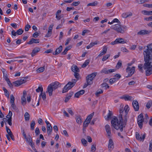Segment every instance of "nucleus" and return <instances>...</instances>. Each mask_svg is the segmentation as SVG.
<instances>
[{
    "label": "nucleus",
    "mask_w": 152,
    "mask_h": 152,
    "mask_svg": "<svg viewBox=\"0 0 152 152\" xmlns=\"http://www.w3.org/2000/svg\"><path fill=\"white\" fill-rule=\"evenodd\" d=\"M6 128L7 132L8 134V135H9L10 136V135L13 134L10 129H9L7 126H6Z\"/></svg>",
    "instance_id": "nucleus-42"
},
{
    "label": "nucleus",
    "mask_w": 152,
    "mask_h": 152,
    "mask_svg": "<svg viewBox=\"0 0 152 152\" xmlns=\"http://www.w3.org/2000/svg\"><path fill=\"white\" fill-rule=\"evenodd\" d=\"M113 115V113L112 111L109 110V113L107 115V117L106 118V120H108L111 118V116Z\"/></svg>",
    "instance_id": "nucleus-39"
},
{
    "label": "nucleus",
    "mask_w": 152,
    "mask_h": 152,
    "mask_svg": "<svg viewBox=\"0 0 152 152\" xmlns=\"http://www.w3.org/2000/svg\"><path fill=\"white\" fill-rule=\"evenodd\" d=\"M107 47L106 46H104L102 48V51L98 55V57H99L102 55L105 54L107 52Z\"/></svg>",
    "instance_id": "nucleus-14"
},
{
    "label": "nucleus",
    "mask_w": 152,
    "mask_h": 152,
    "mask_svg": "<svg viewBox=\"0 0 152 152\" xmlns=\"http://www.w3.org/2000/svg\"><path fill=\"white\" fill-rule=\"evenodd\" d=\"M41 96H42V99L43 100H45L46 99V95L45 92L43 93L41 92L39 96V98H40L41 99Z\"/></svg>",
    "instance_id": "nucleus-30"
},
{
    "label": "nucleus",
    "mask_w": 152,
    "mask_h": 152,
    "mask_svg": "<svg viewBox=\"0 0 152 152\" xmlns=\"http://www.w3.org/2000/svg\"><path fill=\"white\" fill-rule=\"evenodd\" d=\"M94 115V113H92L89 115L86 118V121H89L90 122V121L91 119L92 118Z\"/></svg>",
    "instance_id": "nucleus-24"
},
{
    "label": "nucleus",
    "mask_w": 152,
    "mask_h": 152,
    "mask_svg": "<svg viewBox=\"0 0 152 152\" xmlns=\"http://www.w3.org/2000/svg\"><path fill=\"white\" fill-rule=\"evenodd\" d=\"M105 129L107 133V135L109 138L111 137V132L110 126L108 125H106L105 126Z\"/></svg>",
    "instance_id": "nucleus-11"
},
{
    "label": "nucleus",
    "mask_w": 152,
    "mask_h": 152,
    "mask_svg": "<svg viewBox=\"0 0 152 152\" xmlns=\"http://www.w3.org/2000/svg\"><path fill=\"white\" fill-rule=\"evenodd\" d=\"M114 143L112 140L110 139L108 143V148L109 149H113L114 148Z\"/></svg>",
    "instance_id": "nucleus-19"
},
{
    "label": "nucleus",
    "mask_w": 152,
    "mask_h": 152,
    "mask_svg": "<svg viewBox=\"0 0 152 152\" xmlns=\"http://www.w3.org/2000/svg\"><path fill=\"white\" fill-rule=\"evenodd\" d=\"M73 94V92H71L69 93L66 97L65 99L64 100V102H67L71 98V97L72 96Z\"/></svg>",
    "instance_id": "nucleus-21"
},
{
    "label": "nucleus",
    "mask_w": 152,
    "mask_h": 152,
    "mask_svg": "<svg viewBox=\"0 0 152 152\" xmlns=\"http://www.w3.org/2000/svg\"><path fill=\"white\" fill-rule=\"evenodd\" d=\"M132 105L135 111H138L139 108V105L138 102L136 100H133Z\"/></svg>",
    "instance_id": "nucleus-10"
},
{
    "label": "nucleus",
    "mask_w": 152,
    "mask_h": 152,
    "mask_svg": "<svg viewBox=\"0 0 152 152\" xmlns=\"http://www.w3.org/2000/svg\"><path fill=\"white\" fill-rule=\"evenodd\" d=\"M138 68L139 71L142 72H143V64H139L138 66Z\"/></svg>",
    "instance_id": "nucleus-31"
},
{
    "label": "nucleus",
    "mask_w": 152,
    "mask_h": 152,
    "mask_svg": "<svg viewBox=\"0 0 152 152\" xmlns=\"http://www.w3.org/2000/svg\"><path fill=\"white\" fill-rule=\"evenodd\" d=\"M77 80H77L75 79H72V82H71V86H74Z\"/></svg>",
    "instance_id": "nucleus-56"
},
{
    "label": "nucleus",
    "mask_w": 152,
    "mask_h": 152,
    "mask_svg": "<svg viewBox=\"0 0 152 152\" xmlns=\"http://www.w3.org/2000/svg\"><path fill=\"white\" fill-rule=\"evenodd\" d=\"M101 73H104L105 74H108V72H107V69L106 68H104L101 71Z\"/></svg>",
    "instance_id": "nucleus-51"
},
{
    "label": "nucleus",
    "mask_w": 152,
    "mask_h": 152,
    "mask_svg": "<svg viewBox=\"0 0 152 152\" xmlns=\"http://www.w3.org/2000/svg\"><path fill=\"white\" fill-rule=\"evenodd\" d=\"M81 142L82 144L84 146H86V144L87 143V141L84 139H82L81 140Z\"/></svg>",
    "instance_id": "nucleus-50"
},
{
    "label": "nucleus",
    "mask_w": 152,
    "mask_h": 152,
    "mask_svg": "<svg viewBox=\"0 0 152 152\" xmlns=\"http://www.w3.org/2000/svg\"><path fill=\"white\" fill-rule=\"evenodd\" d=\"M110 56L109 54H107L104 56L102 58V60L103 61H104L107 59Z\"/></svg>",
    "instance_id": "nucleus-47"
},
{
    "label": "nucleus",
    "mask_w": 152,
    "mask_h": 152,
    "mask_svg": "<svg viewBox=\"0 0 152 152\" xmlns=\"http://www.w3.org/2000/svg\"><path fill=\"white\" fill-rule=\"evenodd\" d=\"M62 46L60 45L58 48L56 50L55 52L53 53V55H57L60 53L62 50Z\"/></svg>",
    "instance_id": "nucleus-15"
},
{
    "label": "nucleus",
    "mask_w": 152,
    "mask_h": 152,
    "mask_svg": "<svg viewBox=\"0 0 152 152\" xmlns=\"http://www.w3.org/2000/svg\"><path fill=\"white\" fill-rule=\"evenodd\" d=\"M144 121L143 115L142 114L139 115L137 118V124L140 129L142 127V123Z\"/></svg>",
    "instance_id": "nucleus-7"
},
{
    "label": "nucleus",
    "mask_w": 152,
    "mask_h": 152,
    "mask_svg": "<svg viewBox=\"0 0 152 152\" xmlns=\"http://www.w3.org/2000/svg\"><path fill=\"white\" fill-rule=\"evenodd\" d=\"M135 67L132 66V68L128 67L126 69V72L128 73V75L127 77H130L134 74L135 71Z\"/></svg>",
    "instance_id": "nucleus-9"
},
{
    "label": "nucleus",
    "mask_w": 152,
    "mask_h": 152,
    "mask_svg": "<svg viewBox=\"0 0 152 152\" xmlns=\"http://www.w3.org/2000/svg\"><path fill=\"white\" fill-rule=\"evenodd\" d=\"M119 122L116 117L113 118L111 121V124L113 126L116 130L120 129L121 132L123 131V128L125 127L127 121V118L123 121L122 115H120L118 117Z\"/></svg>",
    "instance_id": "nucleus-2"
},
{
    "label": "nucleus",
    "mask_w": 152,
    "mask_h": 152,
    "mask_svg": "<svg viewBox=\"0 0 152 152\" xmlns=\"http://www.w3.org/2000/svg\"><path fill=\"white\" fill-rule=\"evenodd\" d=\"M111 28L115 30L118 33L123 34L127 29V27L125 26H121L120 25L116 24L112 25Z\"/></svg>",
    "instance_id": "nucleus-4"
},
{
    "label": "nucleus",
    "mask_w": 152,
    "mask_h": 152,
    "mask_svg": "<svg viewBox=\"0 0 152 152\" xmlns=\"http://www.w3.org/2000/svg\"><path fill=\"white\" fill-rule=\"evenodd\" d=\"M75 120L77 123L79 125H81L82 122V119L81 116L78 115L76 116Z\"/></svg>",
    "instance_id": "nucleus-13"
},
{
    "label": "nucleus",
    "mask_w": 152,
    "mask_h": 152,
    "mask_svg": "<svg viewBox=\"0 0 152 152\" xmlns=\"http://www.w3.org/2000/svg\"><path fill=\"white\" fill-rule=\"evenodd\" d=\"M144 50V61L143 69L145 70V75L148 76L152 74V44L146 46Z\"/></svg>",
    "instance_id": "nucleus-1"
},
{
    "label": "nucleus",
    "mask_w": 152,
    "mask_h": 152,
    "mask_svg": "<svg viewBox=\"0 0 152 152\" xmlns=\"http://www.w3.org/2000/svg\"><path fill=\"white\" fill-rule=\"evenodd\" d=\"M150 32V31L143 30L140 31L138 32L137 34L139 35H144L145 34H148Z\"/></svg>",
    "instance_id": "nucleus-18"
},
{
    "label": "nucleus",
    "mask_w": 152,
    "mask_h": 152,
    "mask_svg": "<svg viewBox=\"0 0 152 152\" xmlns=\"http://www.w3.org/2000/svg\"><path fill=\"white\" fill-rule=\"evenodd\" d=\"M39 35V34L38 33V32L36 31L33 34V37L34 38L37 37Z\"/></svg>",
    "instance_id": "nucleus-63"
},
{
    "label": "nucleus",
    "mask_w": 152,
    "mask_h": 152,
    "mask_svg": "<svg viewBox=\"0 0 152 152\" xmlns=\"http://www.w3.org/2000/svg\"><path fill=\"white\" fill-rule=\"evenodd\" d=\"M86 139L89 142H91L92 141V139L90 136H87Z\"/></svg>",
    "instance_id": "nucleus-64"
},
{
    "label": "nucleus",
    "mask_w": 152,
    "mask_h": 152,
    "mask_svg": "<svg viewBox=\"0 0 152 152\" xmlns=\"http://www.w3.org/2000/svg\"><path fill=\"white\" fill-rule=\"evenodd\" d=\"M116 39V40H117V43H121V44H124L125 43H126V42H125L124 41V39L122 38H117Z\"/></svg>",
    "instance_id": "nucleus-26"
},
{
    "label": "nucleus",
    "mask_w": 152,
    "mask_h": 152,
    "mask_svg": "<svg viewBox=\"0 0 152 152\" xmlns=\"http://www.w3.org/2000/svg\"><path fill=\"white\" fill-rule=\"evenodd\" d=\"M90 61L89 60H87L85 61L84 63L82 66V67H85L89 63Z\"/></svg>",
    "instance_id": "nucleus-37"
},
{
    "label": "nucleus",
    "mask_w": 152,
    "mask_h": 152,
    "mask_svg": "<svg viewBox=\"0 0 152 152\" xmlns=\"http://www.w3.org/2000/svg\"><path fill=\"white\" fill-rule=\"evenodd\" d=\"M122 66V61L121 60L118 61L117 65L116 66V68L118 69H119Z\"/></svg>",
    "instance_id": "nucleus-38"
},
{
    "label": "nucleus",
    "mask_w": 152,
    "mask_h": 152,
    "mask_svg": "<svg viewBox=\"0 0 152 152\" xmlns=\"http://www.w3.org/2000/svg\"><path fill=\"white\" fill-rule=\"evenodd\" d=\"M43 91V88L42 86H39L38 88L36 89V91L37 92H39L40 91L41 93Z\"/></svg>",
    "instance_id": "nucleus-43"
},
{
    "label": "nucleus",
    "mask_w": 152,
    "mask_h": 152,
    "mask_svg": "<svg viewBox=\"0 0 152 152\" xmlns=\"http://www.w3.org/2000/svg\"><path fill=\"white\" fill-rule=\"evenodd\" d=\"M35 133L36 135H37L40 133V130L37 127L36 128L35 131Z\"/></svg>",
    "instance_id": "nucleus-54"
},
{
    "label": "nucleus",
    "mask_w": 152,
    "mask_h": 152,
    "mask_svg": "<svg viewBox=\"0 0 152 152\" xmlns=\"http://www.w3.org/2000/svg\"><path fill=\"white\" fill-rule=\"evenodd\" d=\"M74 75L75 77L77 79V80H78L79 78V74L77 72L75 73H74Z\"/></svg>",
    "instance_id": "nucleus-59"
},
{
    "label": "nucleus",
    "mask_w": 152,
    "mask_h": 152,
    "mask_svg": "<svg viewBox=\"0 0 152 152\" xmlns=\"http://www.w3.org/2000/svg\"><path fill=\"white\" fill-rule=\"evenodd\" d=\"M31 28V26L28 24H27L25 27V31H28L29 29Z\"/></svg>",
    "instance_id": "nucleus-57"
},
{
    "label": "nucleus",
    "mask_w": 152,
    "mask_h": 152,
    "mask_svg": "<svg viewBox=\"0 0 152 152\" xmlns=\"http://www.w3.org/2000/svg\"><path fill=\"white\" fill-rule=\"evenodd\" d=\"M90 122L89 121H87L85 120V121L84 122L83 125V130H84V128H86L88 126Z\"/></svg>",
    "instance_id": "nucleus-40"
},
{
    "label": "nucleus",
    "mask_w": 152,
    "mask_h": 152,
    "mask_svg": "<svg viewBox=\"0 0 152 152\" xmlns=\"http://www.w3.org/2000/svg\"><path fill=\"white\" fill-rule=\"evenodd\" d=\"M48 134V135H49L51 134L52 131V127H47Z\"/></svg>",
    "instance_id": "nucleus-35"
},
{
    "label": "nucleus",
    "mask_w": 152,
    "mask_h": 152,
    "mask_svg": "<svg viewBox=\"0 0 152 152\" xmlns=\"http://www.w3.org/2000/svg\"><path fill=\"white\" fill-rule=\"evenodd\" d=\"M61 86L59 82L56 81L50 84L47 88L46 92H48L50 96L52 95L53 91Z\"/></svg>",
    "instance_id": "nucleus-3"
},
{
    "label": "nucleus",
    "mask_w": 152,
    "mask_h": 152,
    "mask_svg": "<svg viewBox=\"0 0 152 152\" xmlns=\"http://www.w3.org/2000/svg\"><path fill=\"white\" fill-rule=\"evenodd\" d=\"M45 70V66L41 67L39 68L37 70V71L38 72H43Z\"/></svg>",
    "instance_id": "nucleus-41"
},
{
    "label": "nucleus",
    "mask_w": 152,
    "mask_h": 152,
    "mask_svg": "<svg viewBox=\"0 0 152 152\" xmlns=\"http://www.w3.org/2000/svg\"><path fill=\"white\" fill-rule=\"evenodd\" d=\"M28 78V77H23L20 80L14 82L13 83L15 85V86H18L22 84L25 83L26 82V80Z\"/></svg>",
    "instance_id": "nucleus-6"
},
{
    "label": "nucleus",
    "mask_w": 152,
    "mask_h": 152,
    "mask_svg": "<svg viewBox=\"0 0 152 152\" xmlns=\"http://www.w3.org/2000/svg\"><path fill=\"white\" fill-rule=\"evenodd\" d=\"M136 138L137 140L140 141H143L145 138L146 134L145 133L142 134L141 135H140L138 132H135Z\"/></svg>",
    "instance_id": "nucleus-8"
},
{
    "label": "nucleus",
    "mask_w": 152,
    "mask_h": 152,
    "mask_svg": "<svg viewBox=\"0 0 152 152\" xmlns=\"http://www.w3.org/2000/svg\"><path fill=\"white\" fill-rule=\"evenodd\" d=\"M3 89L4 92V95L7 97L8 98L9 96V94L8 91L5 87H3Z\"/></svg>",
    "instance_id": "nucleus-32"
},
{
    "label": "nucleus",
    "mask_w": 152,
    "mask_h": 152,
    "mask_svg": "<svg viewBox=\"0 0 152 152\" xmlns=\"http://www.w3.org/2000/svg\"><path fill=\"white\" fill-rule=\"evenodd\" d=\"M80 3V2L79 1H75L73 2L72 3V5H73L75 6H76L78 5V4H79Z\"/></svg>",
    "instance_id": "nucleus-60"
},
{
    "label": "nucleus",
    "mask_w": 152,
    "mask_h": 152,
    "mask_svg": "<svg viewBox=\"0 0 152 152\" xmlns=\"http://www.w3.org/2000/svg\"><path fill=\"white\" fill-rule=\"evenodd\" d=\"M16 32L17 34L19 35L23 33V31L22 28H20L17 30Z\"/></svg>",
    "instance_id": "nucleus-46"
},
{
    "label": "nucleus",
    "mask_w": 152,
    "mask_h": 152,
    "mask_svg": "<svg viewBox=\"0 0 152 152\" xmlns=\"http://www.w3.org/2000/svg\"><path fill=\"white\" fill-rule=\"evenodd\" d=\"M35 125V121L34 120H32L30 124L31 129L32 130H34Z\"/></svg>",
    "instance_id": "nucleus-34"
},
{
    "label": "nucleus",
    "mask_w": 152,
    "mask_h": 152,
    "mask_svg": "<svg viewBox=\"0 0 152 152\" xmlns=\"http://www.w3.org/2000/svg\"><path fill=\"white\" fill-rule=\"evenodd\" d=\"M129 107L128 105H126L125 106L124 108V110H125V118H126V115H127L128 112L129 111Z\"/></svg>",
    "instance_id": "nucleus-23"
},
{
    "label": "nucleus",
    "mask_w": 152,
    "mask_h": 152,
    "mask_svg": "<svg viewBox=\"0 0 152 152\" xmlns=\"http://www.w3.org/2000/svg\"><path fill=\"white\" fill-rule=\"evenodd\" d=\"M68 84H66L64 88L62 90V93H64L67 92L70 89V88L69 87H68Z\"/></svg>",
    "instance_id": "nucleus-25"
},
{
    "label": "nucleus",
    "mask_w": 152,
    "mask_h": 152,
    "mask_svg": "<svg viewBox=\"0 0 152 152\" xmlns=\"http://www.w3.org/2000/svg\"><path fill=\"white\" fill-rule=\"evenodd\" d=\"M12 112L11 111H9V113L8 115L6 116V118H11L12 119Z\"/></svg>",
    "instance_id": "nucleus-48"
},
{
    "label": "nucleus",
    "mask_w": 152,
    "mask_h": 152,
    "mask_svg": "<svg viewBox=\"0 0 152 152\" xmlns=\"http://www.w3.org/2000/svg\"><path fill=\"white\" fill-rule=\"evenodd\" d=\"M101 86L102 88H104V89L106 90L107 89L109 88H110L109 86L108 85V84L106 83H102Z\"/></svg>",
    "instance_id": "nucleus-29"
},
{
    "label": "nucleus",
    "mask_w": 152,
    "mask_h": 152,
    "mask_svg": "<svg viewBox=\"0 0 152 152\" xmlns=\"http://www.w3.org/2000/svg\"><path fill=\"white\" fill-rule=\"evenodd\" d=\"M28 139L29 140V141L28 142H29V145H31L32 148L33 149V148H34V144L33 143L31 137L30 135H29Z\"/></svg>",
    "instance_id": "nucleus-27"
},
{
    "label": "nucleus",
    "mask_w": 152,
    "mask_h": 152,
    "mask_svg": "<svg viewBox=\"0 0 152 152\" xmlns=\"http://www.w3.org/2000/svg\"><path fill=\"white\" fill-rule=\"evenodd\" d=\"M115 71V69H107V72H108V74L110 73H111Z\"/></svg>",
    "instance_id": "nucleus-61"
},
{
    "label": "nucleus",
    "mask_w": 152,
    "mask_h": 152,
    "mask_svg": "<svg viewBox=\"0 0 152 152\" xmlns=\"http://www.w3.org/2000/svg\"><path fill=\"white\" fill-rule=\"evenodd\" d=\"M132 14H129V15H128V14L126 13H124L122 14V17L124 18H126L129 16H132Z\"/></svg>",
    "instance_id": "nucleus-49"
},
{
    "label": "nucleus",
    "mask_w": 152,
    "mask_h": 152,
    "mask_svg": "<svg viewBox=\"0 0 152 152\" xmlns=\"http://www.w3.org/2000/svg\"><path fill=\"white\" fill-rule=\"evenodd\" d=\"M51 34L52 32L48 31L47 34L45 36V37H49L51 35Z\"/></svg>",
    "instance_id": "nucleus-62"
},
{
    "label": "nucleus",
    "mask_w": 152,
    "mask_h": 152,
    "mask_svg": "<svg viewBox=\"0 0 152 152\" xmlns=\"http://www.w3.org/2000/svg\"><path fill=\"white\" fill-rule=\"evenodd\" d=\"M15 98L13 95L11 94L10 95V103L11 104H13L14 103Z\"/></svg>",
    "instance_id": "nucleus-45"
},
{
    "label": "nucleus",
    "mask_w": 152,
    "mask_h": 152,
    "mask_svg": "<svg viewBox=\"0 0 152 152\" xmlns=\"http://www.w3.org/2000/svg\"><path fill=\"white\" fill-rule=\"evenodd\" d=\"M103 92V91L100 89V91H97L96 92V96H99V95L100 94H102Z\"/></svg>",
    "instance_id": "nucleus-58"
},
{
    "label": "nucleus",
    "mask_w": 152,
    "mask_h": 152,
    "mask_svg": "<svg viewBox=\"0 0 152 152\" xmlns=\"http://www.w3.org/2000/svg\"><path fill=\"white\" fill-rule=\"evenodd\" d=\"M117 81V79L116 78H110L109 80V83L110 84H113Z\"/></svg>",
    "instance_id": "nucleus-44"
},
{
    "label": "nucleus",
    "mask_w": 152,
    "mask_h": 152,
    "mask_svg": "<svg viewBox=\"0 0 152 152\" xmlns=\"http://www.w3.org/2000/svg\"><path fill=\"white\" fill-rule=\"evenodd\" d=\"M149 150L150 152H151L152 151V140H151L149 142Z\"/></svg>",
    "instance_id": "nucleus-53"
},
{
    "label": "nucleus",
    "mask_w": 152,
    "mask_h": 152,
    "mask_svg": "<svg viewBox=\"0 0 152 152\" xmlns=\"http://www.w3.org/2000/svg\"><path fill=\"white\" fill-rule=\"evenodd\" d=\"M97 2L96 1H95L94 2L92 3H91L88 4L87 5V6H95L96 5H97Z\"/></svg>",
    "instance_id": "nucleus-36"
},
{
    "label": "nucleus",
    "mask_w": 152,
    "mask_h": 152,
    "mask_svg": "<svg viewBox=\"0 0 152 152\" xmlns=\"http://www.w3.org/2000/svg\"><path fill=\"white\" fill-rule=\"evenodd\" d=\"M120 98L121 99H124L125 101H131L132 100V97L128 95H124L121 97Z\"/></svg>",
    "instance_id": "nucleus-12"
},
{
    "label": "nucleus",
    "mask_w": 152,
    "mask_h": 152,
    "mask_svg": "<svg viewBox=\"0 0 152 152\" xmlns=\"http://www.w3.org/2000/svg\"><path fill=\"white\" fill-rule=\"evenodd\" d=\"M39 39L33 38L27 43L30 45H31L33 43H38L39 42Z\"/></svg>",
    "instance_id": "nucleus-16"
},
{
    "label": "nucleus",
    "mask_w": 152,
    "mask_h": 152,
    "mask_svg": "<svg viewBox=\"0 0 152 152\" xmlns=\"http://www.w3.org/2000/svg\"><path fill=\"white\" fill-rule=\"evenodd\" d=\"M11 104V106L13 110H18V108L16 107L15 103L12 104Z\"/></svg>",
    "instance_id": "nucleus-55"
},
{
    "label": "nucleus",
    "mask_w": 152,
    "mask_h": 152,
    "mask_svg": "<svg viewBox=\"0 0 152 152\" xmlns=\"http://www.w3.org/2000/svg\"><path fill=\"white\" fill-rule=\"evenodd\" d=\"M146 107L148 109H149L152 106V101L149 100L146 104Z\"/></svg>",
    "instance_id": "nucleus-28"
},
{
    "label": "nucleus",
    "mask_w": 152,
    "mask_h": 152,
    "mask_svg": "<svg viewBox=\"0 0 152 152\" xmlns=\"http://www.w3.org/2000/svg\"><path fill=\"white\" fill-rule=\"evenodd\" d=\"M40 50V49L38 48H35L32 50L31 53V55L32 57L34 56Z\"/></svg>",
    "instance_id": "nucleus-17"
},
{
    "label": "nucleus",
    "mask_w": 152,
    "mask_h": 152,
    "mask_svg": "<svg viewBox=\"0 0 152 152\" xmlns=\"http://www.w3.org/2000/svg\"><path fill=\"white\" fill-rule=\"evenodd\" d=\"M72 71L75 73L78 72L79 71V69L75 65H73L71 67Z\"/></svg>",
    "instance_id": "nucleus-20"
},
{
    "label": "nucleus",
    "mask_w": 152,
    "mask_h": 152,
    "mask_svg": "<svg viewBox=\"0 0 152 152\" xmlns=\"http://www.w3.org/2000/svg\"><path fill=\"white\" fill-rule=\"evenodd\" d=\"M21 102L22 104H23L24 102H25V103H26V100L25 96L23 95L22 96L21 98Z\"/></svg>",
    "instance_id": "nucleus-52"
},
{
    "label": "nucleus",
    "mask_w": 152,
    "mask_h": 152,
    "mask_svg": "<svg viewBox=\"0 0 152 152\" xmlns=\"http://www.w3.org/2000/svg\"><path fill=\"white\" fill-rule=\"evenodd\" d=\"M142 12L145 15H152V11H148L146 10L142 11Z\"/></svg>",
    "instance_id": "nucleus-22"
},
{
    "label": "nucleus",
    "mask_w": 152,
    "mask_h": 152,
    "mask_svg": "<svg viewBox=\"0 0 152 152\" xmlns=\"http://www.w3.org/2000/svg\"><path fill=\"white\" fill-rule=\"evenodd\" d=\"M25 119L26 121H28L29 120V115L28 112H26L25 113Z\"/></svg>",
    "instance_id": "nucleus-33"
},
{
    "label": "nucleus",
    "mask_w": 152,
    "mask_h": 152,
    "mask_svg": "<svg viewBox=\"0 0 152 152\" xmlns=\"http://www.w3.org/2000/svg\"><path fill=\"white\" fill-rule=\"evenodd\" d=\"M97 74V72H93L88 75L86 77V80L88 84L93 83V80Z\"/></svg>",
    "instance_id": "nucleus-5"
}]
</instances>
